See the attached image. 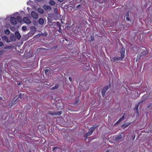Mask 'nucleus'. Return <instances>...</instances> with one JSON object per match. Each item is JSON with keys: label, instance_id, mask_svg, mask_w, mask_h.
<instances>
[{"label": "nucleus", "instance_id": "1", "mask_svg": "<svg viewBox=\"0 0 152 152\" xmlns=\"http://www.w3.org/2000/svg\"><path fill=\"white\" fill-rule=\"evenodd\" d=\"M48 113L52 115H59L62 114V112L61 111L58 112L49 111L48 112Z\"/></svg>", "mask_w": 152, "mask_h": 152}, {"label": "nucleus", "instance_id": "2", "mask_svg": "<svg viewBox=\"0 0 152 152\" xmlns=\"http://www.w3.org/2000/svg\"><path fill=\"white\" fill-rule=\"evenodd\" d=\"M122 59L120 57L117 58L115 57L110 58V61L112 62H115L119 60H122Z\"/></svg>", "mask_w": 152, "mask_h": 152}, {"label": "nucleus", "instance_id": "3", "mask_svg": "<svg viewBox=\"0 0 152 152\" xmlns=\"http://www.w3.org/2000/svg\"><path fill=\"white\" fill-rule=\"evenodd\" d=\"M32 17L35 19H37L38 18L37 13L35 11H32L31 13Z\"/></svg>", "mask_w": 152, "mask_h": 152}, {"label": "nucleus", "instance_id": "4", "mask_svg": "<svg viewBox=\"0 0 152 152\" xmlns=\"http://www.w3.org/2000/svg\"><path fill=\"white\" fill-rule=\"evenodd\" d=\"M11 23L13 25H15L17 23V20L14 17H11L10 20Z\"/></svg>", "mask_w": 152, "mask_h": 152}, {"label": "nucleus", "instance_id": "5", "mask_svg": "<svg viewBox=\"0 0 152 152\" xmlns=\"http://www.w3.org/2000/svg\"><path fill=\"white\" fill-rule=\"evenodd\" d=\"M23 21L26 24H30L31 23V21L27 17H24L23 19Z\"/></svg>", "mask_w": 152, "mask_h": 152}, {"label": "nucleus", "instance_id": "6", "mask_svg": "<svg viewBox=\"0 0 152 152\" xmlns=\"http://www.w3.org/2000/svg\"><path fill=\"white\" fill-rule=\"evenodd\" d=\"M108 87L107 86H105L103 89L102 93L103 96H104L105 95L106 92L108 89Z\"/></svg>", "mask_w": 152, "mask_h": 152}, {"label": "nucleus", "instance_id": "7", "mask_svg": "<svg viewBox=\"0 0 152 152\" xmlns=\"http://www.w3.org/2000/svg\"><path fill=\"white\" fill-rule=\"evenodd\" d=\"M125 49L122 47L121 49V58L123 59L124 57Z\"/></svg>", "mask_w": 152, "mask_h": 152}, {"label": "nucleus", "instance_id": "8", "mask_svg": "<svg viewBox=\"0 0 152 152\" xmlns=\"http://www.w3.org/2000/svg\"><path fill=\"white\" fill-rule=\"evenodd\" d=\"M131 124V123L130 122H126L124 124H122L121 127L123 129H125V128L127 127L129 125Z\"/></svg>", "mask_w": 152, "mask_h": 152}, {"label": "nucleus", "instance_id": "9", "mask_svg": "<svg viewBox=\"0 0 152 152\" xmlns=\"http://www.w3.org/2000/svg\"><path fill=\"white\" fill-rule=\"evenodd\" d=\"M124 137L125 135L124 134H123V135H119L116 137L115 140H116L118 141Z\"/></svg>", "mask_w": 152, "mask_h": 152}, {"label": "nucleus", "instance_id": "10", "mask_svg": "<svg viewBox=\"0 0 152 152\" xmlns=\"http://www.w3.org/2000/svg\"><path fill=\"white\" fill-rule=\"evenodd\" d=\"M43 8L46 10H51L52 9L51 7L49 6L44 5L43 6Z\"/></svg>", "mask_w": 152, "mask_h": 152}, {"label": "nucleus", "instance_id": "11", "mask_svg": "<svg viewBox=\"0 0 152 152\" xmlns=\"http://www.w3.org/2000/svg\"><path fill=\"white\" fill-rule=\"evenodd\" d=\"M44 20L42 18H40L39 20V23L40 25H42L44 23Z\"/></svg>", "mask_w": 152, "mask_h": 152}, {"label": "nucleus", "instance_id": "12", "mask_svg": "<svg viewBox=\"0 0 152 152\" xmlns=\"http://www.w3.org/2000/svg\"><path fill=\"white\" fill-rule=\"evenodd\" d=\"M2 40H5L7 42H10V41L8 39V38L6 36H3L2 37Z\"/></svg>", "mask_w": 152, "mask_h": 152}, {"label": "nucleus", "instance_id": "13", "mask_svg": "<svg viewBox=\"0 0 152 152\" xmlns=\"http://www.w3.org/2000/svg\"><path fill=\"white\" fill-rule=\"evenodd\" d=\"M15 35L18 39H20L21 37V36L19 33L18 32H16L15 33Z\"/></svg>", "mask_w": 152, "mask_h": 152}, {"label": "nucleus", "instance_id": "14", "mask_svg": "<svg viewBox=\"0 0 152 152\" xmlns=\"http://www.w3.org/2000/svg\"><path fill=\"white\" fill-rule=\"evenodd\" d=\"M37 10L39 13L42 14L43 13L44 11L43 10L42 8H39Z\"/></svg>", "mask_w": 152, "mask_h": 152}, {"label": "nucleus", "instance_id": "15", "mask_svg": "<svg viewBox=\"0 0 152 152\" xmlns=\"http://www.w3.org/2000/svg\"><path fill=\"white\" fill-rule=\"evenodd\" d=\"M17 19L19 22H21L22 21V18L20 16H18L17 17Z\"/></svg>", "mask_w": 152, "mask_h": 152}, {"label": "nucleus", "instance_id": "16", "mask_svg": "<svg viewBox=\"0 0 152 152\" xmlns=\"http://www.w3.org/2000/svg\"><path fill=\"white\" fill-rule=\"evenodd\" d=\"M49 4L53 6L55 4V3L54 1L51 0L49 2Z\"/></svg>", "mask_w": 152, "mask_h": 152}, {"label": "nucleus", "instance_id": "17", "mask_svg": "<svg viewBox=\"0 0 152 152\" xmlns=\"http://www.w3.org/2000/svg\"><path fill=\"white\" fill-rule=\"evenodd\" d=\"M138 105H136L135 107V108L136 109V112L137 113V114H139V111H138Z\"/></svg>", "mask_w": 152, "mask_h": 152}, {"label": "nucleus", "instance_id": "18", "mask_svg": "<svg viewBox=\"0 0 152 152\" xmlns=\"http://www.w3.org/2000/svg\"><path fill=\"white\" fill-rule=\"evenodd\" d=\"M58 88V85H56L54 86L51 88V90H55L57 89Z\"/></svg>", "mask_w": 152, "mask_h": 152}, {"label": "nucleus", "instance_id": "19", "mask_svg": "<svg viewBox=\"0 0 152 152\" xmlns=\"http://www.w3.org/2000/svg\"><path fill=\"white\" fill-rule=\"evenodd\" d=\"M129 16V12H128L126 15V19L128 21H130V18L128 17Z\"/></svg>", "mask_w": 152, "mask_h": 152}, {"label": "nucleus", "instance_id": "20", "mask_svg": "<svg viewBox=\"0 0 152 152\" xmlns=\"http://www.w3.org/2000/svg\"><path fill=\"white\" fill-rule=\"evenodd\" d=\"M4 32L7 34H9L10 33V31L9 30L6 29L4 31Z\"/></svg>", "mask_w": 152, "mask_h": 152}, {"label": "nucleus", "instance_id": "21", "mask_svg": "<svg viewBox=\"0 0 152 152\" xmlns=\"http://www.w3.org/2000/svg\"><path fill=\"white\" fill-rule=\"evenodd\" d=\"M94 129L92 127L89 129V131L92 133L93 132Z\"/></svg>", "mask_w": 152, "mask_h": 152}, {"label": "nucleus", "instance_id": "22", "mask_svg": "<svg viewBox=\"0 0 152 152\" xmlns=\"http://www.w3.org/2000/svg\"><path fill=\"white\" fill-rule=\"evenodd\" d=\"M23 96H24L23 94H20L19 96H18V98H20V99H21Z\"/></svg>", "mask_w": 152, "mask_h": 152}, {"label": "nucleus", "instance_id": "23", "mask_svg": "<svg viewBox=\"0 0 152 152\" xmlns=\"http://www.w3.org/2000/svg\"><path fill=\"white\" fill-rule=\"evenodd\" d=\"M54 11L56 13H57L58 12V9L56 7L54 8Z\"/></svg>", "mask_w": 152, "mask_h": 152}, {"label": "nucleus", "instance_id": "24", "mask_svg": "<svg viewBox=\"0 0 152 152\" xmlns=\"http://www.w3.org/2000/svg\"><path fill=\"white\" fill-rule=\"evenodd\" d=\"M10 38L12 40L15 39V37L14 35H12L11 36Z\"/></svg>", "mask_w": 152, "mask_h": 152}, {"label": "nucleus", "instance_id": "25", "mask_svg": "<svg viewBox=\"0 0 152 152\" xmlns=\"http://www.w3.org/2000/svg\"><path fill=\"white\" fill-rule=\"evenodd\" d=\"M92 133L90 131L87 133V135L88 136L90 135Z\"/></svg>", "mask_w": 152, "mask_h": 152}, {"label": "nucleus", "instance_id": "26", "mask_svg": "<svg viewBox=\"0 0 152 152\" xmlns=\"http://www.w3.org/2000/svg\"><path fill=\"white\" fill-rule=\"evenodd\" d=\"M26 29V28L25 26H23L22 27V30L23 31H25Z\"/></svg>", "mask_w": 152, "mask_h": 152}, {"label": "nucleus", "instance_id": "27", "mask_svg": "<svg viewBox=\"0 0 152 152\" xmlns=\"http://www.w3.org/2000/svg\"><path fill=\"white\" fill-rule=\"evenodd\" d=\"M4 45V43L1 42H0V47Z\"/></svg>", "mask_w": 152, "mask_h": 152}, {"label": "nucleus", "instance_id": "28", "mask_svg": "<svg viewBox=\"0 0 152 152\" xmlns=\"http://www.w3.org/2000/svg\"><path fill=\"white\" fill-rule=\"evenodd\" d=\"M140 55H138L137 58L136 59V61H137V60H138L139 59L140 57Z\"/></svg>", "mask_w": 152, "mask_h": 152}, {"label": "nucleus", "instance_id": "29", "mask_svg": "<svg viewBox=\"0 0 152 152\" xmlns=\"http://www.w3.org/2000/svg\"><path fill=\"white\" fill-rule=\"evenodd\" d=\"M49 71L48 69H46L45 70V74H47V72Z\"/></svg>", "mask_w": 152, "mask_h": 152}, {"label": "nucleus", "instance_id": "30", "mask_svg": "<svg viewBox=\"0 0 152 152\" xmlns=\"http://www.w3.org/2000/svg\"><path fill=\"white\" fill-rule=\"evenodd\" d=\"M91 40H90V41H93L94 40V37H92V36H91Z\"/></svg>", "mask_w": 152, "mask_h": 152}, {"label": "nucleus", "instance_id": "31", "mask_svg": "<svg viewBox=\"0 0 152 152\" xmlns=\"http://www.w3.org/2000/svg\"><path fill=\"white\" fill-rule=\"evenodd\" d=\"M124 116H122L121 118L120 119V120H121V121H122L123 120H124Z\"/></svg>", "mask_w": 152, "mask_h": 152}, {"label": "nucleus", "instance_id": "32", "mask_svg": "<svg viewBox=\"0 0 152 152\" xmlns=\"http://www.w3.org/2000/svg\"><path fill=\"white\" fill-rule=\"evenodd\" d=\"M97 126L96 125H95L93 126L92 127L95 130V129L96 128Z\"/></svg>", "mask_w": 152, "mask_h": 152}, {"label": "nucleus", "instance_id": "33", "mask_svg": "<svg viewBox=\"0 0 152 152\" xmlns=\"http://www.w3.org/2000/svg\"><path fill=\"white\" fill-rule=\"evenodd\" d=\"M121 121V120H120V119H119L118 121L116 123H116H120Z\"/></svg>", "mask_w": 152, "mask_h": 152}, {"label": "nucleus", "instance_id": "34", "mask_svg": "<svg viewBox=\"0 0 152 152\" xmlns=\"http://www.w3.org/2000/svg\"><path fill=\"white\" fill-rule=\"evenodd\" d=\"M10 46H7V47H5V48H4V49H7V48H10Z\"/></svg>", "mask_w": 152, "mask_h": 152}, {"label": "nucleus", "instance_id": "35", "mask_svg": "<svg viewBox=\"0 0 152 152\" xmlns=\"http://www.w3.org/2000/svg\"><path fill=\"white\" fill-rule=\"evenodd\" d=\"M79 100H77V101H76V102H74V104H77V102H79Z\"/></svg>", "mask_w": 152, "mask_h": 152}, {"label": "nucleus", "instance_id": "36", "mask_svg": "<svg viewBox=\"0 0 152 152\" xmlns=\"http://www.w3.org/2000/svg\"><path fill=\"white\" fill-rule=\"evenodd\" d=\"M69 80H70V81H72V78H71V77H69Z\"/></svg>", "mask_w": 152, "mask_h": 152}, {"label": "nucleus", "instance_id": "37", "mask_svg": "<svg viewBox=\"0 0 152 152\" xmlns=\"http://www.w3.org/2000/svg\"><path fill=\"white\" fill-rule=\"evenodd\" d=\"M59 1H60V2H62L64 0H57Z\"/></svg>", "mask_w": 152, "mask_h": 152}, {"label": "nucleus", "instance_id": "38", "mask_svg": "<svg viewBox=\"0 0 152 152\" xmlns=\"http://www.w3.org/2000/svg\"><path fill=\"white\" fill-rule=\"evenodd\" d=\"M81 5L80 4H79L78 5H77V8H78L79 7H80Z\"/></svg>", "mask_w": 152, "mask_h": 152}, {"label": "nucleus", "instance_id": "39", "mask_svg": "<svg viewBox=\"0 0 152 152\" xmlns=\"http://www.w3.org/2000/svg\"><path fill=\"white\" fill-rule=\"evenodd\" d=\"M53 148V151H54V150H55V148Z\"/></svg>", "mask_w": 152, "mask_h": 152}, {"label": "nucleus", "instance_id": "40", "mask_svg": "<svg viewBox=\"0 0 152 152\" xmlns=\"http://www.w3.org/2000/svg\"><path fill=\"white\" fill-rule=\"evenodd\" d=\"M61 28H60V29H59V32H61Z\"/></svg>", "mask_w": 152, "mask_h": 152}, {"label": "nucleus", "instance_id": "41", "mask_svg": "<svg viewBox=\"0 0 152 152\" xmlns=\"http://www.w3.org/2000/svg\"><path fill=\"white\" fill-rule=\"evenodd\" d=\"M143 101H144V100H143V101L141 100V102H140V103H142V102H143Z\"/></svg>", "mask_w": 152, "mask_h": 152}, {"label": "nucleus", "instance_id": "42", "mask_svg": "<svg viewBox=\"0 0 152 152\" xmlns=\"http://www.w3.org/2000/svg\"><path fill=\"white\" fill-rule=\"evenodd\" d=\"M106 152H109V151L108 150H107Z\"/></svg>", "mask_w": 152, "mask_h": 152}, {"label": "nucleus", "instance_id": "43", "mask_svg": "<svg viewBox=\"0 0 152 152\" xmlns=\"http://www.w3.org/2000/svg\"><path fill=\"white\" fill-rule=\"evenodd\" d=\"M20 83H18V85H20Z\"/></svg>", "mask_w": 152, "mask_h": 152}, {"label": "nucleus", "instance_id": "44", "mask_svg": "<svg viewBox=\"0 0 152 152\" xmlns=\"http://www.w3.org/2000/svg\"><path fill=\"white\" fill-rule=\"evenodd\" d=\"M145 97V96H143V97H142V98H144Z\"/></svg>", "mask_w": 152, "mask_h": 152}, {"label": "nucleus", "instance_id": "45", "mask_svg": "<svg viewBox=\"0 0 152 152\" xmlns=\"http://www.w3.org/2000/svg\"><path fill=\"white\" fill-rule=\"evenodd\" d=\"M18 12H17V13H16V14H18Z\"/></svg>", "mask_w": 152, "mask_h": 152}, {"label": "nucleus", "instance_id": "46", "mask_svg": "<svg viewBox=\"0 0 152 152\" xmlns=\"http://www.w3.org/2000/svg\"><path fill=\"white\" fill-rule=\"evenodd\" d=\"M33 28H35L34 27H33Z\"/></svg>", "mask_w": 152, "mask_h": 152}, {"label": "nucleus", "instance_id": "47", "mask_svg": "<svg viewBox=\"0 0 152 152\" xmlns=\"http://www.w3.org/2000/svg\"><path fill=\"white\" fill-rule=\"evenodd\" d=\"M133 138H135V136H134V137H133Z\"/></svg>", "mask_w": 152, "mask_h": 152}]
</instances>
